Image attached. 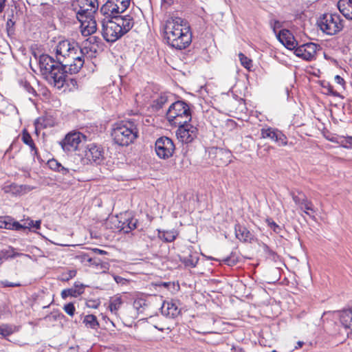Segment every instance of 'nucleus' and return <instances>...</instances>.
Wrapping results in <instances>:
<instances>
[{"mask_svg":"<svg viewBox=\"0 0 352 352\" xmlns=\"http://www.w3.org/2000/svg\"><path fill=\"white\" fill-rule=\"evenodd\" d=\"M164 39L173 48H186L192 41V34L186 21L181 17L171 16L164 25Z\"/></svg>","mask_w":352,"mask_h":352,"instance_id":"nucleus-1","label":"nucleus"},{"mask_svg":"<svg viewBox=\"0 0 352 352\" xmlns=\"http://www.w3.org/2000/svg\"><path fill=\"white\" fill-rule=\"evenodd\" d=\"M87 47L80 48L78 43L69 40L58 42L56 47V57L58 61H65L63 66H69V73L77 74L82 67Z\"/></svg>","mask_w":352,"mask_h":352,"instance_id":"nucleus-2","label":"nucleus"},{"mask_svg":"<svg viewBox=\"0 0 352 352\" xmlns=\"http://www.w3.org/2000/svg\"><path fill=\"white\" fill-rule=\"evenodd\" d=\"M65 61L54 60L47 54L39 57L38 64L41 72L46 80L58 89L62 88L66 80V73H69V66H63Z\"/></svg>","mask_w":352,"mask_h":352,"instance_id":"nucleus-3","label":"nucleus"},{"mask_svg":"<svg viewBox=\"0 0 352 352\" xmlns=\"http://www.w3.org/2000/svg\"><path fill=\"white\" fill-rule=\"evenodd\" d=\"M111 135L117 144L128 146L138 138V129L133 121L121 120L114 124Z\"/></svg>","mask_w":352,"mask_h":352,"instance_id":"nucleus-4","label":"nucleus"},{"mask_svg":"<svg viewBox=\"0 0 352 352\" xmlns=\"http://www.w3.org/2000/svg\"><path fill=\"white\" fill-rule=\"evenodd\" d=\"M166 117L170 124L174 126L190 122L192 119L189 105L182 100H177L170 105Z\"/></svg>","mask_w":352,"mask_h":352,"instance_id":"nucleus-5","label":"nucleus"},{"mask_svg":"<svg viewBox=\"0 0 352 352\" xmlns=\"http://www.w3.org/2000/svg\"><path fill=\"white\" fill-rule=\"evenodd\" d=\"M320 30L324 34L333 36L344 28L343 20L338 14L325 13L318 21Z\"/></svg>","mask_w":352,"mask_h":352,"instance_id":"nucleus-6","label":"nucleus"},{"mask_svg":"<svg viewBox=\"0 0 352 352\" xmlns=\"http://www.w3.org/2000/svg\"><path fill=\"white\" fill-rule=\"evenodd\" d=\"M102 23V35L104 39L109 43H114L123 35L122 28L119 26L116 20L104 19Z\"/></svg>","mask_w":352,"mask_h":352,"instance_id":"nucleus-7","label":"nucleus"},{"mask_svg":"<svg viewBox=\"0 0 352 352\" xmlns=\"http://www.w3.org/2000/svg\"><path fill=\"white\" fill-rule=\"evenodd\" d=\"M76 18L85 19L93 16L98 9V0H76L72 4Z\"/></svg>","mask_w":352,"mask_h":352,"instance_id":"nucleus-8","label":"nucleus"},{"mask_svg":"<svg viewBox=\"0 0 352 352\" xmlns=\"http://www.w3.org/2000/svg\"><path fill=\"white\" fill-rule=\"evenodd\" d=\"M87 142V136L79 131L68 133L60 142L64 151L69 153L78 149L80 144Z\"/></svg>","mask_w":352,"mask_h":352,"instance_id":"nucleus-9","label":"nucleus"},{"mask_svg":"<svg viewBox=\"0 0 352 352\" xmlns=\"http://www.w3.org/2000/svg\"><path fill=\"white\" fill-rule=\"evenodd\" d=\"M155 148L157 155L165 160L173 156L175 146L170 138L163 136L156 140Z\"/></svg>","mask_w":352,"mask_h":352,"instance_id":"nucleus-10","label":"nucleus"},{"mask_svg":"<svg viewBox=\"0 0 352 352\" xmlns=\"http://www.w3.org/2000/svg\"><path fill=\"white\" fill-rule=\"evenodd\" d=\"M177 126L178 129L176 131V135L180 142L188 144L192 142L197 138L198 129L189 122L182 124Z\"/></svg>","mask_w":352,"mask_h":352,"instance_id":"nucleus-11","label":"nucleus"},{"mask_svg":"<svg viewBox=\"0 0 352 352\" xmlns=\"http://www.w3.org/2000/svg\"><path fill=\"white\" fill-rule=\"evenodd\" d=\"M320 48L319 45L314 43L302 44L294 49V54L305 60H312L316 58L317 51Z\"/></svg>","mask_w":352,"mask_h":352,"instance_id":"nucleus-12","label":"nucleus"},{"mask_svg":"<svg viewBox=\"0 0 352 352\" xmlns=\"http://www.w3.org/2000/svg\"><path fill=\"white\" fill-rule=\"evenodd\" d=\"M85 157L91 163L100 164L104 160V151L100 146L91 143L86 146Z\"/></svg>","mask_w":352,"mask_h":352,"instance_id":"nucleus-13","label":"nucleus"},{"mask_svg":"<svg viewBox=\"0 0 352 352\" xmlns=\"http://www.w3.org/2000/svg\"><path fill=\"white\" fill-rule=\"evenodd\" d=\"M261 135L263 138H269L276 142L278 146H285L287 144V137L278 129L271 127L262 129Z\"/></svg>","mask_w":352,"mask_h":352,"instance_id":"nucleus-14","label":"nucleus"},{"mask_svg":"<svg viewBox=\"0 0 352 352\" xmlns=\"http://www.w3.org/2000/svg\"><path fill=\"white\" fill-rule=\"evenodd\" d=\"M80 23L81 33L83 36H90L97 30V23L93 16H86L85 19L77 18Z\"/></svg>","mask_w":352,"mask_h":352,"instance_id":"nucleus-15","label":"nucleus"},{"mask_svg":"<svg viewBox=\"0 0 352 352\" xmlns=\"http://www.w3.org/2000/svg\"><path fill=\"white\" fill-rule=\"evenodd\" d=\"M278 40L288 50H292L297 46V42L294 38L292 33L287 30L283 29L276 34Z\"/></svg>","mask_w":352,"mask_h":352,"instance_id":"nucleus-16","label":"nucleus"},{"mask_svg":"<svg viewBox=\"0 0 352 352\" xmlns=\"http://www.w3.org/2000/svg\"><path fill=\"white\" fill-rule=\"evenodd\" d=\"M162 314L166 316L175 318L180 314V309L175 301H165L161 307Z\"/></svg>","mask_w":352,"mask_h":352,"instance_id":"nucleus-17","label":"nucleus"},{"mask_svg":"<svg viewBox=\"0 0 352 352\" xmlns=\"http://www.w3.org/2000/svg\"><path fill=\"white\" fill-rule=\"evenodd\" d=\"M115 20L117 23H119V26L122 28V31L124 35L129 32L134 25V19L131 14H126L124 16H120L118 14L115 17Z\"/></svg>","mask_w":352,"mask_h":352,"instance_id":"nucleus-18","label":"nucleus"},{"mask_svg":"<svg viewBox=\"0 0 352 352\" xmlns=\"http://www.w3.org/2000/svg\"><path fill=\"white\" fill-rule=\"evenodd\" d=\"M235 236L241 242H250L254 239V235L247 228L240 224H236L234 227Z\"/></svg>","mask_w":352,"mask_h":352,"instance_id":"nucleus-19","label":"nucleus"},{"mask_svg":"<svg viewBox=\"0 0 352 352\" xmlns=\"http://www.w3.org/2000/svg\"><path fill=\"white\" fill-rule=\"evenodd\" d=\"M84 289L85 286L82 284L75 283L73 287L63 289L60 296L63 299H66L69 296L76 298L84 293Z\"/></svg>","mask_w":352,"mask_h":352,"instance_id":"nucleus-20","label":"nucleus"},{"mask_svg":"<svg viewBox=\"0 0 352 352\" xmlns=\"http://www.w3.org/2000/svg\"><path fill=\"white\" fill-rule=\"evenodd\" d=\"M100 12L103 16L106 17V20H115V17L119 14V13H118L116 11V8H115V5L112 3L111 0H108L100 8Z\"/></svg>","mask_w":352,"mask_h":352,"instance_id":"nucleus-21","label":"nucleus"},{"mask_svg":"<svg viewBox=\"0 0 352 352\" xmlns=\"http://www.w3.org/2000/svg\"><path fill=\"white\" fill-rule=\"evenodd\" d=\"M137 222L138 221L135 219L125 217L123 220H120L118 221L117 228L124 233H129L136 228Z\"/></svg>","mask_w":352,"mask_h":352,"instance_id":"nucleus-22","label":"nucleus"},{"mask_svg":"<svg viewBox=\"0 0 352 352\" xmlns=\"http://www.w3.org/2000/svg\"><path fill=\"white\" fill-rule=\"evenodd\" d=\"M338 8L346 19L352 20V0H339Z\"/></svg>","mask_w":352,"mask_h":352,"instance_id":"nucleus-23","label":"nucleus"},{"mask_svg":"<svg viewBox=\"0 0 352 352\" xmlns=\"http://www.w3.org/2000/svg\"><path fill=\"white\" fill-rule=\"evenodd\" d=\"M0 228L9 230H21L28 228V226H23L17 221H12L9 218L0 217Z\"/></svg>","mask_w":352,"mask_h":352,"instance_id":"nucleus-24","label":"nucleus"},{"mask_svg":"<svg viewBox=\"0 0 352 352\" xmlns=\"http://www.w3.org/2000/svg\"><path fill=\"white\" fill-rule=\"evenodd\" d=\"M232 154L230 151L223 149H217L216 152V162L218 166L227 165L231 162Z\"/></svg>","mask_w":352,"mask_h":352,"instance_id":"nucleus-25","label":"nucleus"},{"mask_svg":"<svg viewBox=\"0 0 352 352\" xmlns=\"http://www.w3.org/2000/svg\"><path fill=\"white\" fill-rule=\"evenodd\" d=\"M19 327L11 324H0V335L7 340V338L19 331Z\"/></svg>","mask_w":352,"mask_h":352,"instance_id":"nucleus-26","label":"nucleus"},{"mask_svg":"<svg viewBox=\"0 0 352 352\" xmlns=\"http://www.w3.org/2000/svg\"><path fill=\"white\" fill-rule=\"evenodd\" d=\"M89 266L94 267L96 270H98L100 273H105L109 269V263L106 261H102L101 259L97 257H94L90 261Z\"/></svg>","mask_w":352,"mask_h":352,"instance_id":"nucleus-27","label":"nucleus"},{"mask_svg":"<svg viewBox=\"0 0 352 352\" xmlns=\"http://www.w3.org/2000/svg\"><path fill=\"white\" fill-rule=\"evenodd\" d=\"M341 324L346 329H349L352 331V308L344 310L340 316Z\"/></svg>","mask_w":352,"mask_h":352,"instance_id":"nucleus-28","label":"nucleus"},{"mask_svg":"<svg viewBox=\"0 0 352 352\" xmlns=\"http://www.w3.org/2000/svg\"><path fill=\"white\" fill-rule=\"evenodd\" d=\"M180 261L186 267H195L199 261V256L197 252H190L188 256H181Z\"/></svg>","mask_w":352,"mask_h":352,"instance_id":"nucleus-29","label":"nucleus"},{"mask_svg":"<svg viewBox=\"0 0 352 352\" xmlns=\"http://www.w3.org/2000/svg\"><path fill=\"white\" fill-rule=\"evenodd\" d=\"M168 101V96L166 94H161L157 98L153 100L151 108L153 111H157Z\"/></svg>","mask_w":352,"mask_h":352,"instance_id":"nucleus-30","label":"nucleus"},{"mask_svg":"<svg viewBox=\"0 0 352 352\" xmlns=\"http://www.w3.org/2000/svg\"><path fill=\"white\" fill-rule=\"evenodd\" d=\"M123 303L122 299L120 296H113L110 298L109 308L111 312L115 315L118 314V311L121 307Z\"/></svg>","mask_w":352,"mask_h":352,"instance_id":"nucleus-31","label":"nucleus"},{"mask_svg":"<svg viewBox=\"0 0 352 352\" xmlns=\"http://www.w3.org/2000/svg\"><path fill=\"white\" fill-rule=\"evenodd\" d=\"M52 122L53 121L47 116L39 117L34 122L36 131L51 126L53 125Z\"/></svg>","mask_w":352,"mask_h":352,"instance_id":"nucleus-32","label":"nucleus"},{"mask_svg":"<svg viewBox=\"0 0 352 352\" xmlns=\"http://www.w3.org/2000/svg\"><path fill=\"white\" fill-rule=\"evenodd\" d=\"M82 322L87 328L97 329L99 327V322L97 320V318L93 314L85 316Z\"/></svg>","mask_w":352,"mask_h":352,"instance_id":"nucleus-33","label":"nucleus"},{"mask_svg":"<svg viewBox=\"0 0 352 352\" xmlns=\"http://www.w3.org/2000/svg\"><path fill=\"white\" fill-rule=\"evenodd\" d=\"M111 1L115 5L118 13L121 14L129 8L131 0H111Z\"/></svg>","mask_w":352,"mask_h":352,"instance_id":"nucleus-34","label":"nucleus"},{"mask_svg":"<svg viewBox=\"0 0 352 352\" xmlns=\"http://www.w3.org/2000/svg\"><path fill=\"white\" fill-rule=\"evenodd\" d=\"M300 209L304 210V212L307 215L311 217H314V215H311V212L314 214L316 212V210L312 202L308 200L307 198H306V199L302 202V206H300Z\"/></svg>","mask_w":352,"mask_h":352,"instance_id":"nucleus-35","label":"nucleus"},{"mask_svg":"<svg viewBox=\"0 0 352 352\" xmlns=\"http://www.w3.org/2000/svg\"><path fill=\"white\" fill-rule=\"evenodd\" d=\"M175 231H164L160 234V238L165 242H172L176 239Z\"/></svg>","mask_w":352,"mask_h":352,"instance_id":"nucleus-36","label":"nucleus"},{"mask_svg":"<svg viewBox=\"0 0 352 352\" xmlns=\"http://www.w3.org/2000/svg\"><path fill=\"white\" fill-rule=\"evenodd\" d=\"M21 140L25 144L30 146L32 151L36 150V147L31 135L25 130L22 133Z\"/></svg>","mask_w":352,"mask_h":352,"instance_id":"nucleus-37","label":"nucleus"},{"mask_svg":"<svg viewBox=\"0 0 352 352\" xmlns=\"http://www.w3.org/2000/svg\"><path fill=\"white\" fill-rule=\"evenodd\" d=\"M146 301L143 298H137L133 301V307L138 313H142L146 307Z\"/></svg>","mask_w":352,"mask_h":352,"instance_id":"nucleus-38","label":"nucleus"},{"mask_svg":"<svg viewBox=\"0 0 352 352\" xmlns=\"http://www.w3.org/2000/svg\"><path fill=\"white\" fill-rule=\"evenodd\" d=\"M239 58L241 64L247 69L250 70L252 67V60L247 57L245 54L240 52L239 54Z\"/></svg>","mask_w":352,"mask_h":352,"instance_id":"nucleus-39","label":"nucleus"},{"mask_svg":"<svg viewBox=\"0 0 352 352\" xmlns=\"http://www.w3.org/2000/svg\"><path fill=\"white\" fill-rule=\"evenodd\" d=\"M14 16V14H12L11 18H9L6 22V31L8 34V36H11L14 34V25H15V21H13L12 18Z\"/></svg>","mask_w":352,"mask_h":352,"instance_id":"nucleus-40","label":"nucleus"},{"mask_svg":"<svg viewBox=\"0 0 352 352\" xmlns=\"http://www.w3.org/2000/svg\"><path fill=\"white\" fill-rule=\"evenodd\" d=\"M292 199L296 204L298 206H302V202L306 199L307 197L302 192H298V195H295L294 192H291Z\"/></svg>","mask_w":352,"mask_h":352,"instance_id":"nucleus-41","label":"nucleus"},{"mask_svg":"<svg viewBox=\"0 0 352 352\" xmlns=\"http://www.w3.org/2000/svg\"><path fill=\"white\" fill-rule=\"evenodd\" d=\"M76 258L81 263H85V265H89L90 261L92 260L93 258L90 257L87 254L80 253L76 256Z\"/></svg>","mask_w":352,"mask_h":352,"instance_id":"nucleus-42","label":"nucleus"},{"mask_svg":"<svg viewBox=\"0 0 352 352\" xmlns=\"http://www.w3.org/2000/svg\"><path fill=\"white\" fill-rule=\"evenodd\" d=\"M266 223H267V226L273 230V231L276 233H280L281 228L280 227L276 224V222H274L272 219H267Z\"/></svg>","mask_w":352,"mask_h":352,"instance_id":"nucleus-43","label":"nucleus"},{"mask_svg":"<svg viewBox=\"0 0 352 352\" xmlns=\"http://www.w3.org/2000/svg\"><path fill=\"white\" fill-rule=\"evenodd\" d=\"M21 85L28 94H32L33 96H36V91L28 82H27L26 80L21 81Z\"/></svg>","mask_w":352,"mask_h":352,"instance_id":"nucleus-44","label":"nucleus"},{"mask_svg":"<svg viewBox=\"0 0 352 352\" xmlns=\"http://www.w3.org/2000/svg\"><path fill=\"white\" fill-rule=\"evenodd\" d=\"M63 310L69 316H74L76 308L72 302L67 303L64 305Z\"/></svg>","mask_w":352,"mask_h":352,"instance_id":"nucleus-45","label":"nucleus"},{"mask_svg":"<svg viewBox=\"0 0 352 352\" xmlns=\"http://www.w3.org/2000/svg\"><path fill=\"white\" fill-rule=\"evenodd\" d=\"M47 164L52 170L57 172H58L62 165L60 162H58L56 160L54 159L49 160Z\"/></svg>","mask_w":352,"mask_h":352,"instance_id":"nucleus-46","label":"nucleus"},{"mask_svg":"<svg viewBox=\"0 0 352 352\" xmlns=\"http://www.w3.org/2000/svg\"><path fill=\"white\" fill-rule=\"evenodd\" d=\"M76 275V271L75 270H69L65 274H63L61 280L62 281H69L70 279L73 278Z\"/></svg>","mask_w":352,"mask_h":352,"instance_id":"nucleus-47","label":"nucleus"},{"mask_svg":"<svg viewBox=\"0 0 352 352\" xmlns=\"http://www.w3.org/2000/svg\"><path fill=\"white\" fill-rule=\"evenodd\" d=\"M74 172H75L74 170L65 168L63 165H61V166L58 170V173H61L63 175L69 176V177L73 176V173Z\"/></svg>","mask_w":352,"mask_h":352,"instance_id":"nucleus-48","label":"nucleus"},{"mask_svg":"<svg viewBox=\"0 0 352 352\" xmlns=\"http://www.w3.org/2000/svg\"><path fill=\"white\" fill-rule=\"evenodd\" d=\"M324 88L327 89L328 94H330V95H332V96H336V97L340 96V94L337 91H335L333 89V87L331 85H330L329 83H327V85H324Z\"/></svg>","mask_w":352,"mask_h":352,"instance_id":"nucleus-49","label":"nucleus"},{"mask_svg":"<svg viewBox=\"0 0 352 352\" xmlns=\"http://www.w3.org/2000/svg\"><path fill=\"white\" fill-rule=\"evenodd\" d=\"M270 25L273 32L276 34V30L282 28V23L278 20L270 21Z\"/></svg>","mask_w":352,"mask_h":352,"instance_id":"nucleus-50","label":"nucleus"},{"mask_svg":"<svg viewBox=\"0 0 352 352\" xmlns=\"http://www.w3.org/2000/svg\"><path fill=\"white\" fill-rule=\"evenodd\" d=\"M15 256V254H12L10 252V250H1L0 251V261L2 259H6L8 258H13Z\"/></svg>","mask_w":352,"mask_h":352,"instance_id":"nucleus-51","label":"nucleus"},{"mask_svg":"<svg viewBox=\"0 0 352 352\" xmlns=\"http://www.w3.org/2000/svg\"><path fill=\"white\" fill-rule=\"evenodd\" d=\"M342 146L346 148H352V136L346 137L344 141H342Z\"/></svg>","mask_w":352,"mask_h":352,"instance_id":"nucleus-52","label":"nucleus"},{"mask_svg":"<svg viewBox=\"0 0 352 352\" xmlns=\"http://www.w3.org/2000/svg\"><path fill=\"white\" fill-rule=\"evenodd\" d=\"M113 279L118 284L124 285L127 283L126 279H125L120 276H117V275L113 276Z\"/></svg>","mask_w":352,"mask_h":352,"instance_id":"nucleus-53","label":"nucleus"},{"mask_svg":"<svg viewBox=\"0 0 352 352\" xmlns=\"http://www.w3.org/2000/svg\"><path fill=\"white\" fill-rule=\"evenodd\" d=\"M223 262L229 266H232L236 264V261L232 259L231 257H226L223 258Z\"/></svg>","mask_w":352,"mask_h":352,"instance_id":"nucleus-54","label":"nucleus"},{"mask_svg":"<svg viewBox=\"0 0 352 352\" xmlns=\"http://www.w3.org/2000/svg\"><path fill=\"white\" fill-rule=\"evenodd\" d=\"M334 80L338 85L342 86V87H344V85L345 84L344 79L339 75H336L334 77Z\"/></svg>","mask_w":352,"mask_h":352,"instance_id":"nucleus-55","label":"nucleus"},{"mask_svg":"<svg viewBox=\"0 0 352 352\" xmlns=\"http://www.w3.org/2000/svg\"><path fill=\"white\" fill-rule=\"evenodd\" d=\"M40 226H41V221H34L32 220H31L29 223H28V228L29 227H34L36 229H39L40 228Z\"/></svg>","mask_w":352,"mask_h":352,"instance_id":"nucleus-56","label":"nucleus"},{"mask_svg":"<svg viewBox=\"0 0 352 352\" xmlns=\"http://www.w3.org/2000/svg\"><path fill=\"white\" fill-rule=\"evenodd\" d=\"M100 39L98 36H90L89 38H87V41H88L89 43L91 44H97L100 42Z\"/></svg>","mask_w":352,"mask_h":352,"instance_id":"nucleus-57","label":"nucleus"},{"mask_svg":"<svg viewBox=\"0 0 352 352\" xmlns=\"http://www.w3.org/2000/svg\"><path fill=\"white\" fill-rule=\"evenodd\" d=\"M2 284H3V285L4 287H19V286H21L20 283H11V282H9L8 280L3 281Z\"/></svg>","mask_w":352,"mask_h":352,"instance_id":"nucleus-58","label":"nucleus"},{"mask_svg":"<svg viewBox=\"0 0 352 352\" xmlns=\"http://www.w3.org/2000/svg\"><path fill=\"white\" fill-rule=\"evenodd\" d=\"M92 250L94 252L98 254H101V255L107 254V252L106 251H104L103 250L98 249V248H94Z\"/></svg>","mask_w":352,"mask_h":352,"instance_id":"nucleus-59","label":"nucleus"},{"mask_svg":"<svg viewBox=\"0 0 352 352\" xmlns=\"http://www.w3.org/2000/svg\"><path fill=\"white\" fill-rule=\"evenodd\" d=\"M7 0H0V13L2 12L6 7Z\"/></svg>","mask_w":352,"mask_h":352,"instance_id":"nucleus-60","label":"nucleus"},{"mask_svg":"<svg viewBox=\"0 0 352 352\" xmlns=\"http://www.w3.org/2000/svg\"><path fill=\"white\" fill-rule=\"evenodd\" d=\"M297 344H298V346H296V348H298V347H302V346L303 345V342H300V341H298L297 342Z\"/></svg>","mask_w":352,"mask_h":352,"instance_id":"nucleus-61","label":"nucleus"},{"mask_svg":"<svg viewBox=\"0 0 352 352\" xmlns=\"http://www.w3.org/2000/svg\"><path fill=\"white\" fill-rule=\"evenodd\" d=\"M28 189L29 190H30L33 189V188H32V187H30V186H28Z\"/></svg>","mask_w":352,"mask_h":352,"instance_id":"nucleus-62","label":"nucleus"},{"mask_svg":"<svg viewBox=\"0 0 352 352\" xmlns=\"http://www.w3.org/2000/svg\"><path fill=\"white\" fill-rule=\"evenodd\" d=\"M238 352H243L242 349H239Z\"/></svg>","mask_w":352,"mask_h":352,"instance_id":"nucleus-63","label":"nucleus"},{"mask_svg":"<svg viewBox=\"0 0 352 352\" xmlns=\"http://www.w3.org/2000/svg\"><path fill=\"white\" fill-rule=\"evenodd\" d=\"M272 352H277L276 350H273Z\"/></svg>","mask_w":352,"mask_h":352,"instance_id":"nucleus-64","label":"nucleus"}]
</instances>
